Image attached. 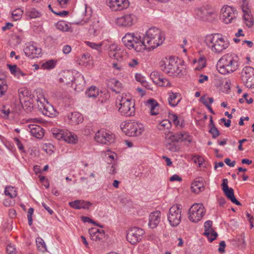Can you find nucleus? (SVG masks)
Instances as JSON below:
<instances>
[{
	"label": "nucleus",
	"instance_id": "nucleus-1",
	"mask_svg": "<svg viewBox=\"0 0 254 254\" xmlns=\"http://www.w3.org/2000/svg\"><path fill=\"white\" fill-rule=\"evenodd\" d=\"M165 39L164 34L158 28L152 27L149 29L141 39V45L137 50L141 52L145 50L154 49L161 45Z\"/></svg>",
	"mask_w": 254,
	"mask_h": 254
},
{
	"label": "nucleus",
	"instance_id": "nucleus-2",
	"mask_svg": "<svg viewBox=\"0 0 254 254\" xmlns=\"http://www.w3.org/2000/svg\"><path fill=\"white\" fill-rule=\"evenodd\" d=\"M239 58L234 53H228L223 55L218 61L217 68L222 74L232 73L239 66Z\"/></svg>",
	"mask_w": 254,
	"mask_h": 254
},
{
	"label": "nucleus",
	"instance_id": "nucleus-3",
	"mask_svg": "<svg viewBox=\"0 0 254 254\" xmlns=\"http://www.w3.org/2000/svg\"><path fill=\"white\" fill-rule=\"evenodd\" d=\"M160 66L162 70L172 76H181L185 68L181 61L174 57L163 59L160 62Z\"/></svg>",
	"mask_w": 254,
	"mask_h": 254
},
{
	"label": "nucleus",
	"instance_id": "nucleus-4",
	"mask_svg": "<svg viewBox=\"0 0 254 254\" xmlns=\"http://www.w3.org/2000/svg\"><path fill=\"white\" fill-rule=\"evenodd\" d=\"M205 42L207 47L214 53L219 54L229 46V42L221 35L214 34L205 37Z\"/></svg>",
	"mask_w": 254,
	"mask_h": 254
},
{
	"label": "nucleus",
	"instance_id": "nucleus-5",
	"mask_svg": "<svg viewBox=\"0 0 254 254\" xmlns=\"http://www.w3.org/2000/svg\"><path fill=\"white\" fill-rule=\"evenodd\" d=\"M116 105L120 113L126 117H131L134 115L135 103L129 94L123 93L118 96Z\"/></svg>",
	"mask_w": 254,
	"mask_h": 254
},
{
	"label": "nucleus",
	"instance_id": "nucleus-6",
	"mask_svg": "<svg viewBox=\"0 0 254 254\" xmlns=\"http://www.w3.org/2000/svg\"><path fill=\"white\" fill-rule=\"evenodd\" d=\"M181 205L176 204L171 207L167 214V219L170 225L176 227L180 223L182 219Z\"/></svg>",
	"mask_w": 254,
	"mask_h": 254
},
{
	"label": "nucleus",
	"instance_id": "nucleus-7",
	"mask_svg": "<svg viewBox=\"0 0 254 254\" xmlns=\"http://www.w3.org/2000/svg\"><path fill=\"white\" fill-rule=\"evenodd\" d=\"M123 131L130 136H136L140 135L144 130L142 124L139 122H128L126 123L122 128Z\"/></svg>",
	"mask_w": 254,
	"mask_h": 254
},
{
	"label": "nucleus",
	"instance_id": "nucleus-8",
	"mask_svg": "<svg viewBox=\"0 0 254 254\" xmlns=\"http://www.w3.org/2000/svg\"><path fill=\"white\" fill-rule=\"evenodd\" d=\"M205 214V209L202 203H194L189 210V218L192 222L199 221Z\"/></svg>",
	"mask_w": 254,
	"mask_h": 254
},
{
	"label": "nucleus",
	"instance_id": "nucleus-9",
	"mask_svg": "<svg viewBox=\"0 0 254 254\" xmlns=\"http://www.w3.org/2000/svg\"><path fill=\"white\" fill-rule=\"evenodd\" d=\"M94 138L98 143L109 145L114 142L115 136L110 131L102 129L96 133Z\"/></svg>",
	"mask_w": 254,
	"mask_h": 254
},
{
	"label": "nucleus",
	"instance_id": "nucleus-10",
	"mask_svg": "<svg viewBox=\"0 0 254 254\" xmlns=\"http://www.w3.org/2000/svg\"><path fill=\"white\" fill-rule=\"evenodd\" d=\"M137 16L133 13H127L117 17L115 20L116 24L123 28H129L137 22Z\"/></svg>",
	"mask_w": 254,
	"mask_h": 254
},
{
	"label": "nucleus",
	"instance_id": "nucleus-11",
	"mask_svg": "<svg viewBox=\"0 0 254 254\" xmlns=\"http://www.w3.org/2000/svg\"><path fill=\"white\" fill-rule=\"evenodd\" d=\"M165 138L168 142H176L180 141H186L190 143L192 141L191 137L185 132H180L178 133H174L171 131L165 132Z\"/></svg>",
	"mask_w": 254,
	"mask_h": 254
},
{
	"label": "nucleus",
	"instance_id": "nucleus-12",
	"mask_svg": "<svg viewBox=\"0 0 254 254\" xmlns=\"http://www.w3.org/2000/svg\"><path fill=\"white\" fill-rule=\"evenodd\" d=\"M140 36L135 35L134 34L128 33L122 38V41L128 49H133L137 52H141L137 50V47L141 45Z\"/></svg>",
	"mask_w": 254,
	"mask_h": 254
},
{
	"label": "nucleus",
	"instance_id": "nucleus-13",
	"mask_svg": "<svg viewBox=\"0 0 254 254\" xmlns=\"http://www.w3.org/2000/svg\"><path fill=\"white\" fill-rule=\"evenodd\" d=\"M145 232L144 230L138 227H132L127 232V240L132 245H136L142 239Z\"/></svg>",
	"mask_w": 254,
	"mask_h": 254
},
{
	"label": "nucleus",
	"instance_id": "nucleus-14",
	"mask_svg": "<svg viewBox=\"0 0 254 254\" xmlns=\"http://www.w3.org/2000/svg\"><path fill=\"white\" fill-rule=\"evenodd\" d=\"M221 18L226 24L230 23L236 17V9L228 5H224L221 9Z\"/></svg>",
	"mask_w": 254,
	"mask_h": 254
},
{
	"label": "nucleus",
	"instance_id": "nucleus-15",
	"mask_svg": "<svg viewBox=\"0 0 254 254\" xmlns=\"http://www.w3.org/2000/svg\"><path fill=\"white\" fill-rule=\"evenodd\" d=\"M108 55L113 59L118 61L122 60L123 56L126 54L124 50L121 49L120 47L116 44H112L108 48Z\"/></svg>",
	"mask_w": 254,
	"mask_h": 254
},
{
	"label": "nucleus",
	"instance_id": "nucleus-16",
	"mask_svg": "<svg viewBox=\"0 0 254 254\" xmlns=\"http://www.w3.org/2000/svg\"><path fill=\"white\" fill-rule=\"evenodd\" d=\"M228 180L227 179H224L223 180V182L221 185L222 190L225 195L233 203L237 205H241V203L235 197L233 189L231 188L228 187Z\"/></svg>",
	"mask_w": 254,
	"mask_h": 254
},
{
	"label": "nucleus",
	"instance_id": "nucleus-17",
	"mask_svg": "<svg viewBox=\"0 0 254 254\" xmlns=\"http://www.w3.org/2000/svg\"><path fill=\"white\" fill-rule=\"evenodd\" d=\"M107 4L114 11L121 10L129 6L127 0H107Z\"/></svg>",
	"mask_w": 254,
	"mask_h": 254
},
{
	"label": "nucleus",
	"instance_id": "nucleus-18",
	"mask_svg": "<svg viewBox=\"0 0 254 254\" xmlns=\"http://www.w3.org/2000/svg\"><path fill=\"white\" fill-rule=\"evenodd\" d=\"M33 44L34 42L26 45L23 50L25 55L31 59L38 58L41 54V49L37 48Z\"/></svg>",
	"mask_w": 254,
	"mask_h": 254
},
{
	"label": "nucleus",
	"instance_id": "nucleus-19",
	"mask_svg": "<svg viewBox=\"0 0 254 254\" xmlns=\"http://www.w3.org/2000/svg\"><path fill=\"white\" fill-rule=\"evenodd\" d=\"M204 232L203 235L208 238L209 242H212L216 239L217 233L212 228V222L208 220L204 223Z\"/></svg>",
	"mask_w": 254,
	"mask_h": 254
},
{
	"label": "nucleus",
	"instance_id": "nucleus-20",
	"mask_svg": "<svg viewBox=\"0 0 254 254\" xmlns=\"http://www.w3.org/2000/svg\"><path fill=\"white\" fill-rule=\"evenodd\" d=\"M19 98L21 102L28 103L30 104H33V99L34 96L31 94V92L27 88H21L18 90Z\"/></svg>",
	"mask_w": 254,
	"mask_h": 254
},
{
	"label": "nucleus",
	"instance_id": "nucleus-21",
	"mask_svg": "<svg viewBox=\"0 0 254 254\" xmlns=\"http://www.w3.org/2000/svg\"><path fill=\"white\" fill-rule=\"evenodd\" d=\"M161 213L160 211H155L151 213L149 217L148 225L151 229L155 228L161 220Z\"/></svg>",
	"mask_w": 254,
	"mask_h": 254
},
{
	"label": "nucleus",
	"instance_id": "nucleus-22",
	"mask_svg": "<svg viewBox=\"0 0 254 254\" xmlns=\"http://www.w3.org/2000/svg\"><path fill=\"white\" fill-rule=\"evenodd\" d=\"M91 239L97 242L101 241L105 238V232L103 230L92 228L89 230Z\"/></svg>",
	"mask_w": 254,
	"mask_h": 254
},
{
	"label": "nucleus",
	"instance_id": "nucleus-23",
	"mask_svg": "<svg viewBox=\"0 0 254 254\" xmlns=\"http://www.w3.org/2000/svg\"><path fill=\"white\" fill-rule=\"evenodd\" d=\"M69 205L73 208L76 209H88L92 205V203L83 200H76L69 203Z\"/></svg>",
	"mask_w": 254,
	"mask_h": 254
},
{
	"label": "nucleus",
	"instance_id": "nucleus-24",
	"mask_svg": "<svg viewBox=\"0 0 254 254\" xmlns=\"http://www.w3.org/2000/svg\"><path fill=\"white\" fill-rule=\"evenodd\" d=\"M28 128L31 135L37 138H42L44 134V130L40 126L36 125H29Z\"/></svg>",
	"mask_w": 254,
	"mask_h": 254
},
{
	"label": "nucleus",
	"instance_id": "nucleus-25",
	"mask_svg": "<svg viewBox=\"0 0 254 254\" xmlns=\"http://www.w3.org/2000/svg\"><path fill=\"white\" fill-rule=\"evenodd\" d=\"M72 85L75 84L74 89L77 91H80L83 90L85 86V80L83 76L78 74L74 80H71Z\"/></svg>",
	"mask_w": 254,
	"mask_h": 254
},
{
	"label": "nucleus",
	"instance_id": "nucleus-26",
	"mask_svg": "<svg viewBox=\"0 0 254 254\" xmlns=\"http://www.w3.org/2000/svg\"><path fill=\"white\" fill-rule=\"evenodd\" d=\"M68 123L71 125H78L83 121L82 115L78 112H72L67 116Z\"/></svg>",
	"mask_w": 254,
	"mask_h": 254
},
{
	"label": "nucleus",
	"instance_id": "nucleus-27",
	"mask_svg": "<svg viewBox=\"0 0 254 254\" xmlns=\"http://www.w3.org/2000/svg\"><path fill=\"white\" fill-rule=\"evenodd\" d=\"M192 191L198 193L204 190L203 179L201 178H196L191 186Z\"/></svg>",
	"mask_w": 254,
	"mask_h": 254
},
{
	"label": "nucleus",
	"instance_id": "nucleus-28",
	"mask_svg": "<svg viewBox=\"0 0 254 254\" xmlns=\"http://www.w3.org/2000/svg\"><path fill=\"white\" fill-rule=\"evenodd\" d=\"M194 13L198 18L205 21L208 20V16L210 15L214 14L212 12H208L206 9L201 7L196 8Z\"/></svg>",
	"mask_w": 254,
	"mask_h": 254
},
{
	"label": "nucleus",
	"instance_id": "nucleus-29",
	"mask_svg": "<svg viewBox=\"0 0 254 254\" xmlns=\"http://www.w3.org/2000/svg\"><path fill=\"white\" fill-rule=\"evenodd\" d=\"M146 105L150 109L151 115H156L159 114V105L156 100L153 99H149L146 102Z\"/></svg>",
	"mask_w": 254,
	"mask_h": 254
},
{
	"label": "nucleus",
	"instance_id": "nucleus-30",
	"mask_svg": "<svg viewBox=\"0 0 254 254\" xmlns=\"http://www.w3.org/2000/svg\"><path fill=\"white\" fill-rule=\"evenodd\" d=\"M169 97L168 98L169 104L172 107L176 106L181 100V94L179 93L169 92Z\"/></svg>",
	"mask_w": 254,
	"mask_h": 254
},
{
	"label": "nucleus",
	"instance_id": "nucleus-31",
	"mask_svg": "<svg viewBox=\"0 0 254 254\" xmlns=\"http://www.w3.org/2000/svg\"><path fill=\"white\" fill-rule=\"evenodd\" d=\"M84 22L83 21H73L72 22L66 21L64 23V31L73 32L74 31H76V26L78 25H84Z\"/></svg>",
	"mask_w": 254,
	"mask_h": 254
},
{
	"label": "nucleus",
	"instance_id": "nucleus-32",
	"mask_svg": "<svg viewBox=\"0 0 254 254\" xmlns=\"http://www.w3.org/2000/svg\"><path fill=\"white\" fill-rule=\"evenodd\" d=\"M253 76H254V69L253 67L247 66L243 69L241 75L243 82Z\"/></svg>",
	"mask_w": 254,
	"mask_h": 254
},
{
	"label": "nucleus",
	"instance_id": "nucleus-33",
	"mask_svg": "<svg viewBox=\"0 0 254 254\" xmlns=\"http://www.w3.org/2000/svg\"><path fill=\"white\" fill-rule=\"evenodd\" d=\"M64 141L71 144H75L78 142L77 135L71 132L64 131Z\"/></svg>",
	"mask_w": 254,
	"mask_h": 254
},
{
	"label": "nucleus",
	"instance_id": "nucleus-34",
	"mask_svg": "<svg viewBox=\"0 0 254 254\" xmlns=\"http://www.w3.org/2000/svg\"><path fill=\"white\" fill-rule=\"evenodd\" d=\"M243 18L247 26L251 27L254 24L253 17L251 11L243 12Z\"/></svg>",
	"mask_w": 254,
	"mask_h": 254
},
{
	"label": "nucleus",
	"instance_id": "nucleus-35",
	"mask_svg": "<svg viewBox=\"0 0 254 254\" xmlns=\"http://www.w3.org/2000/svg\"><path fill=\"white\" fill-rule=\"evenodd\" d=\"M53 136L58 141H64V130L59 128H53L52 130Z\"/></svg>",
	"mask_w": 254,
	"mask_h": 254
},
{
	"label": "nucleus",
	"instance_id": "nucleus-36",
	"mask_svg": "<svg viewBox=\"0 0 254 254\" xmlns=\"http://www.w3.org/2000/svg\"><path fill=\"white\" fill-rule=\"evenodd\" d=\"M101 92L96 87L92 86L90 87L86 92V94L88 97L96 98Z\"/></svg>",
	"mask_w": 254,
	"mask_h": 254
},
{
	"label": "nucleus",
	"instance_id": "nucleus-37",
	"mask_svg": "<svg viewBox=\"0 0 254 254\" xmlns=\"http://www.w3.org/2000/svg\"><path fill=\"white\" fill-rule=\"evenodd\" d=\"M4 194L9 196L10 198H13L17 196V193L14 187L7 186L5 188Z\"/></svg>",
	"mask_w": 254,
	"mask_h": 254
},
{
	"label": "nucleus",
	"instance_id": "nucleus-38",
	"mask_svg": "<svg viewBox=\"0 0 254 254\" xmlns=\"http://www.w3.org/2000/svg\"><path fill=\"white\" fill-rule=\"evenodd\" d=\"M85 43L86 45L91 48L97 50L99 53H101V47L104 45L105 41H103L100 43L97 44L94 42H90V41H85Z\"/></svg>",
	"mask_w": 254,
	"mask_h": 254
},
{
	"label": "nucleus",
	"instance_id": "nucleus-39",
	"mask_svg": "<svg viewBox=\"0 0 254 254\" xmlns=\"http://www.w3.org/2000/svg\"><path fill=\"white\" fill-rule=\"evenodd\" d=\"M36 243L39 251L42 252H45L47 251L46 244L43 239L40 237L37 238Z\"/></svg>",
	"mask_w": 254,
	"mask_h": 254
},
{
	"label": "nucleus",
	"instance_id": "nucleus-40",
	"mask_svg": "<svg viewBox=\"0 0 254 254\" xmlns=\"http://www.w3.org/2000/svg\"><path fill=\"white\" fill-rule=\"evenodd\" d=\"M42 107H43V109L41 107H40V110H41L43 114L45 116H48V117H51L52 115H53V111H54V109L53 106H43L42 105Z\"/></svg>",
	"mask_w": 254,
	"mask_h": 254
},
{
	"label": "nucleus",
	"instance_id": "nucleus-41",
	"mask_svg": "<svg viewBox=\"0 0 254 254\" xmlns=\"http://www.w3.org/2000/svg\"><path fill=\"white\" fill-rule=\"evenodd\" d=\"M56 64V61L54 60H50L42 64L41 66L43 69H51L55 67Z\"/></svg>",
	"mask_w": 254,
	"mask_h": 254
},
{
	"label": "nucleus",
	"instance_id": "nucleus-42",
	"mask_svg": "<svg viewBox=\"0 0 254 254\" xmlns=\"http://www.w3.org/2000/svg\"><path fill=\"white\" fill-rule=\"evenodd\" d=\"M112 68L113 69L114 73L116 75L122 73L124 70L123 66L120 63H113Z\"/></svg>",
	"mask_w": 254,
	"mask_h": 254
},
{
	"label": "nucleus",
	"instance_id": "nucleus-43",
	"mask_svg": "<svg viewBox=\"0 0 254 254\" xmlns=\"http://www.w3.org/2000/svg\"><path fill=\"white\" fill-rule=\"evenodd\" d=\"M27 15L31 18L39 17L41 16L40 13L35 8H32L27 11Z\"/></svg>",
	"mask_w": 254,
	"mask_h": 254
},
{
	"label": "nucleus",
	"instance_id": "nucleus-44",
	"mask_svg": "<svg viewBox=\"0 0 254 254\" xmlns=\"http://www.w3.org/2000/svg\"><path fill=\"white\" fill-rule=\"evenodd\" d=\"M23 11L21 9H17L12 12V18L14 21L19 20L21 18Z\"/></svg>",
	"mask_w": 254,
	"mask_h": 254
},
{
	"label": "nucleus",
	"instance_id": "nucleus-45",
	"mask_svg": "<svg viewBox=\"0 0 254 254\" xmlns=\"http://www.w3.org/2000/svg\"><path fill=\"white\" fill-rule=\"evenodd\" d=\"M162 75H160L159 73L157 72H152L150 74V78L153 81L154 83L156 84H158V83H160L159 81L160 80V78Z\"/></svg>",
	"mask_w": 254,
	"mask_h": 254
},
{
	"label": "nucleus",
	"instance_id": "nucleus-46",
	"mask_svg": "<svg viewBox=\"0 0 254 254\" xmlns=\"http://www.w3.org/2000/svg\"><path fill=\"white\" fill-rule=\"evenodd\" d=\"M171 127V122L168 120H163L159 125V129L162 130L163 129H169Z\"/></svg>",
	"mask_w": 254,
	"mask_h": 254
},
{
	"label": "nucleus",
	"instance_id": "nucleus-47",
	"mask_svg": "<svg viewBox=\"0 0 254 254\" xmlns=\"http://www.w3.org/2000/svg\"><path fill=\"white\" fill-rule=\"evenodd\" d=\"M197 66L195 68L196 70H199L205 66V59L203 57H200L197 62Z\"/></svg>",
	"mask_w": 254,
	"mask_h": 254
},
{
	"label": "nucleus",
	"instance_id": "nucleus-48",
	"mask_svg": "<svg viewBox=\"0 0 254 254\" xmlns=\"http://www.w3.org/2000/svg\"><path fill=\"white\" fill-rule=\"evenodd\" d=\"M89 32L90 34L95 36H98L100 33V30L99 28H98L96 24H94L90 26L89 29Z\"/></svg>",
	"mask_w": 254,
	"mask_h": 254
},
{
	"label": "nucleus",
	"instance_id": "nucleus-49",
	"mask_svg": "<svg viewBox=\"0 0 254 254\" xmlns=\"http://www.w3.org/2000/svg\"><path fill=\"white\" fill-rule=\"evenodd\" d=\"M243 83L249 88H254V76L248 78Z\"/></svg>",
	"mask_w": 254,
	"mask_h": 254
},
{
	"label": "nucleus",
	"instance_id": "nucleus-50",
	"mask_svg": "<svg viewBox=\"0 0 254 254\" xmlns=\"http://www.w3.org/2000/svg\"><path fill=\"white\" fill-rule=\"evenodd\" d=\"M107 157V161L108 162V164H112L113 163H115V157L116 156V154L114 153H108L106 154Z\"/></svg>",
	"mask_w": 254,
	"mask_h": 254
},
{
	"label": "nucleus",
	"instance_id": "nucleus-51",
	"mask_svg": "<svg viewBox=\"0 0 254 254\" xmlns=\"http://www.w3.org/2000/svg\"><path fill=\"white\" fill-rule=\"evenodd\" d=\"M34 212V208L30 207L28 209L27 212V218H28V225L31 226L33 224V219L32 216Z\"/></svg>",
	"mask_w": 254,
	"mask_h": 254
},
{
	"label": "nucleus",
	"instance_id": "nucleus-52",
	"mask_svg": "<svg viewBox=\"0 0 254 254\" xmlns=\"http://www.w3.org/2000/svg\"><path fill=\"white\" fill-rule=\"evenodd\" d=\"M160 83H158V85L160 86H170L171 83L170 81L166 78H164L162 76H161L160 78V80L159 81Z\"/></svg>",
	"mask_w": 254,
	"mask_h": 254
},
{
	"label": "nucleus",
	"instance_id": "nucleus-53",
	"mask_svg": "<svg viewBox=\"0 0 254 254\" xmlns=\"http://www.w3.org/2000/svg\"><path fill=\"white\" fill-rule=\"evenodd\" d=\"M81 220L83 222H84V223L88 222V223H90L93 224L94 225H96L97 226H99V227H100L101 228H103V226L100 225L99 224L97 223L96 222H95V221L92 220L90 218H89L88 217H87V216H82L81 217Z\"/></svg>",
	"mask_w": 254,
	"mask_h": 254
},
{
	"label": "nucleus",
	"instance_id": "nucleus-54",
	"mask_svg": "<svg viewBox=\"0 0 254 254\" xmlns=\"http://www.w3.org/2000/svg\"><path fill=\"white\" fill-rule=\"evenodd\" d=\"M2 79H3L2 78H0V81H1ZM7 89V87L6 84H4L3 81H2L1 83H0V97H2L5 92L6 91Z\"/></svg>",
	"mask_w": 254,
	"mask_h": 254
},
{
	"label": "nucleus",
	"instance_id": "nucleus-55",
	"mask_svg": "<svg viewBox=\"0 0 254 254\" xmlns=\"http://www.w3.org/2000/svg\"><path fill=\"white\" fill-rule=\"evenodd\" d=\"M166 147L173 152L177 151L178 149V146L174 142H167Z\"/></svg>",
	"mask_w": 254,
	"mask_h": 254
},
{
	"label": "nucleus",
	"instance_id": "nucleus-56",
	"mask_svg": "<svg viewBox=\"0 0 254 254\" xmlns=\"http://www.w3.org/2000/svg\"><path fill=\"white\" fill-rule=\"evenodd\" d=\"M209 132L212 134L213 138H216L220 135L219 130L215 127H211Z\"/></svg>",
	"mask_w": 254,
	"mask_h": 254
},
{
	"label": "nucleus",
	"instance_id": "nucleus-57",
	"mask_svg": "<svg viewBox=\"0 0 254 254\" xmlns=\"http://www.w3.org/2000/svg\"><path fill=\"white\" fill-rule=\"evenodd\" d=\"M135 77L136 81L140 82L144 86H146L147 82L144 80V77L142 76L141 74H136Z\"/></svg>",
	"mask_w": 254,
	"mask_h": 254
},
{
	"label": "nucleus",
	"instance_id": "nucleus-58",
	"mask_svg": "<svg viewBox=\"0 0 254 254\" xmlns=\"http://www.w3.org/2000/svg\"><path fill=\"white\" fill-rule=\"evenodd\" d=\"M242 9L243 12L251 11L249 6V2L247 0H243V3L242 4Z\"/></svg>",
	"mask_w": 254,
	"mask_h": 254
},
{
	"label": "nucleus",
	"instance_id": "nucleus-59",
	"mask_svg": "<svg viewBox=\"0 0 254 254\" xmlns=\"http://www.w3.org/2000/svg\"><path fill=\"white\" fill-rule=\"evenodd\" d=\"M169 118L171 120H172L174 125L176 126H178L179 125V121L178 120V117L176 114H171L170 115Z\"/></svg>",
	"mask_w": 254,
	"mask_h": 254
},
{
	"label": "nucleus",
	"instance_id": "nucleus-60",
	"mask_svg": "<svg viewBox=\"0 0 254 254\" xmlns=\"http://www.w3.org/2000/svg\"><path fill=\"white\" fill-rule=\"evenodd\" d=\"M109 173L111 174H114L116 173V165L115 163L109 164V166L107 167Z\"/></svg>",
	"mask_w": 254,
	"mask_h": 254
},
{
	"label": "nucleus",
	"instance_id": "nucleus-61",
	"mask_svg": "<svg viewBox=\"0 0 254 254\" xmlns=\"http://www.w3.org/2000/svg\"><path fill=\"white\" fill-rule=\"evenodd\" d=\"M7 66H8V69H9V70L10 71V73L14 75L15 74V72H16V70L18 68V67L17 66V65L16 64L12 65V64H7Z\"/></svg>",
	"mask_w": 254,
	"mask_h": 254
},
{
	"label": "nucleus",
	"instance_id": "nucleus-62",
	"mask_svg": "<svg viewBox=\"0 0 254 254\" xmlns=\"http://www.w3.org/2000/svg\"><path fill=\"white\" fill-rule=\"evenodd\" d=\"M12 198H7L4 200L3 204L5 206H12L14 204V200H12Z\"/></svg>",
	"mask_w": 254,
	"mask_h": 254
},
{
	"label": "nucleus",
	"instance_id": "nucleus-63",
	"mask_svg": "<svg viewBox=\"0 0 254 254\" xmlns=\"http://www.w3.org/2000/svg\"><path fill=\"white\" fill-rule=\"evenodd\" d=\"M225 242L223 241H221L219 244V247L218 250V252L220 253H224L225 252Z\"/></svg>",
	"mask_w": 254,
	"mask_h": 254
},
{
	"label": "nucleus",
	"instance_id": "nucleus-64",
	"mask_svg": "<svg viewBox=\"0 0 254 254\" xmlns=\"http://www.w3.org/2000/svg\"><path fill=\"white\" fill-rule=\"evenodd\" d=\"M139 63L136 59L131 60L128 63V65L130 67H135Z\"/></svg>",
	"mask_w": 254,
	"mask_h": 254
}]
</instances>
